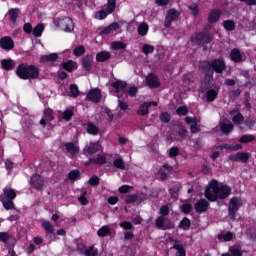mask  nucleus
<instances>
[{
    "mask_svg": "<svg viewBox=\"0 0 256 256\" xmlns=\"http://www.w3.org/2000/svg\"><path fill=\"white\" fill-rule=\"evenodd\" d=\"M231 195V188L227 185L219 186L217 180H212L205 190V197L208 201H217V199H227Z\"/></svg>",
    "mask_w": 256,
    "mask_h": 256,
    "instance_id": "f257e3e1",
    "label": "nucleus"
},
{
    "mask_svg": "<svg viewBox=\"0 0 256 256\" xmlns=\"http://www.w3.org/2000/svg\"><path fill=\"white\" fill-rule=\"evenodd\" d=\"M16 75L19 79L27 81L29 79H39V69L33 64L21 63L16 68Z\"/></svg>",
    "mask_w": 256,
    "mask_h": 256,
    "instance_id": "f03ea898",
    "label": "nucleus"
},
{
    "mask_svg": "<svg viewBox=\"0 0 256 256\" xmlns=\"http://www.w3.org/2000/svg\"><path fill=\"white\" fill-rule=\"evenodd\" d=\"M200 67L203 71H215V73H222L227 69V65L222 59H214L212 62L202 61Z\"/></svg>",
    "mask_w": 256,
    "mask_h": 256,
    "instance_id": "7ed1b4c3",
    "label": "nucleus"
},
{
    "mask_svg": "<svg viewBox=\"0 0 256 256\" xmlns=\"http://www.w3.org/2000/svg\"><path fill=\"white\" fill-rule=\"evenodd\" d=\"M155 225L156 229H160L161 231L175 229V224L166 216H158L155 220Z\"/></svg>",
    "mask_w": 256,
    "mask_h": 256,
    "instance_id": "20e7f679",
    "label": "nucleus"
},
{
    "mask_svg": "<svg viewBox=\"0 0 256 256\" xmlns=\"http://www.w3.org/2000/svg\"><path fill=\"white\" fill-rule=\"evenodd\" d=\"M57 27H60L62 31L66 33H71L75 29V24L73 23V19L70 17L60 18L55 22Z\"/></svg>",
    "mask_w": 256,
    "mask_h": 256,
    "instance_id": "39448f33",
    "label": "nucleus"
},
{
    "mask_svg": "<svg viewBox=\"0 0 256 256\" xmlns=\"http://www.w3.org/2000/svg\"><path fill=\"white\" fill-rule=\"evenodd\" d=\"M242 206L243 202L241 201V198L233 197L230 200L228 213L232 221H235V214L239 211V208H241Z\"/></svg>",
    "mask_w": 256,
    "mask_h": 256,
    "instance_id": "423d86ee",
    "label": "nucleus"
},
{
    "mask_svg": "<svg viewBox=\"0 0 256 256\" xmlns=\"http://www.w3.org/2000/svg\"><path fill=\"white\" fill-rule=\"evenodd\" d=\"M179 15H181V13H179L175 8L168 10L164 21V27L169 29V27H171V23L176 19H179Z\"/></svg>",
    "mask_w": 256,
    "mask_h": 256,
    "instance_id": "0eeeda50",
    "label": "nucleus"
},
{
    "mask_svg": "<svg viewBox=\"0 0 256 256\" xmlns=\"http://www.w3.org/2000/svg\"><path fill=\"white\" fill-rule=\"evenodd\" d=\"M30 185L36 191H42L43 187L45 186V180L40 175H33L30 179Z\"/></svg>",
    "mask_w": 256,
    "mask_h": 256,
    "instance_id": "6e6552de",
    "label": "nucleus"
},
{
    "mask_svg": "<svg viewBox=\"0 0 256 256\" xmlns=\"http://www.w3.org/2000/svg\"><path fill=\"white\" fill-rule=\"evenodd\" d=\"M101 148L100 142H90L84 147L83 152L88 155H95V153L101 151Z\"/></svg>",
    "mask_w": 256,
    "mask_h": 256,
    "instance_id": "1a4fd4ad",
    "label": "nucleus"
},
{
    "mask_svg": "<svg viewBox=\"0 0 256 256\" xmlns=\"http://www.w3.org/2000/svg\"><path fill=\"white\" fill-rule=\"evenodd\" d=\"M249 157L250 155L247 152H238L236 154L229 155L228 159L234 162L247 163V161H249Z\"/></svg>",
    "mask_w": 256,
    "mask_h": 256,
    "instance_id": "9d476101",
    "label": "nucleus"
},
{
    "mask_svg": "<svg viewBox=\"0 0 256 256\" xmlns=\"http://www.w3.org/2000/svg\"><path fill=\"white\" fill-rule=\"evenodd\" d=\"M205 78L201 85L200 91L201 93H205L211 85H213V71H205Z\"/></svg>",
    "mask_w": 256,
    "mask_h": 256,
    "instance_id": "9b49d317",
    "label": "nucleus"
},
{
    "mask_svg": "<svg viewBox=\"0 0 256 256\" xmlns=\"http://www.w3.org/2000/svg\"><path fill=\"white\" fill-rule=\"evenodd\" d=\"M86 99L92 103H99V101H101V90H99V88L91 89L87 93Z\"/></svg>",
    "mask_w": 256,
    "mask_h": 256,
    "instance_id": "f8f14e48",
    "label": "nucleus"
},
{
    "mask_svg": "<svg viewBox=\"0 0 256 256\" xmlns=\"http://www.w3.org/2000/svg\"><path fill=\"white\" fill-rule=\"evenodd\" d=\"M146 85L150 89H158V87H161V82L159 81V78L155 74H149L146 77Z\"/></svg>",
    "mask_w": 256,
    "mask_h": 256,
    "instance_id": "ddd939ff",
    "label": "nucleus"
},
{
    "mask_svg": "<svg viewBox=\"0 0 256 256\" xmlns=\"http://www.w3.org/2000/svg\"><path fill=\"white\" fill-rule=\"evenodd\" d=\"M0 47L4 49V51H11L15 48V42L9 36H5L0 39Z\"/></svg>",
    "mask_w": 256,
    "mask_h": 256,
    "instance_id": "4468645a",
    "label": "nucleus"
},
{
    "mask_svg": "<svg viewBox=\"0 0 256 256\" xmlns=\"http://www.w3.org/2000/svg\"><path fill=\"white\" fill-rule=\"evenodd\" d=\"M229 115H231L234 125H242L243 121H245V117H243V114L237 108L231 110Z\"/></svg>",
    "mask_w": 256,
    "mask_h": 256,
    "instance_id": "2eb2a0df",
    "label": "nucleus"
},
{
    "mask_svg": "<svg viewBox=\"0 0 256 256\" xmlns=\"http://www.w3.org/2000/svg\"><path fill=\"white\" fill-rule=\"evenodd\" d=\"M195 41L198 45H207L213 41V36L210 34L199 33L195 36Z\"/></svg>",
    "mask_w": 256,
    "mask_h": 256,
    "instance_id": "dca6fc26",
    "label": "nucleus"
},
{
    "mask_svg": "<svg viewBox=\"0 0 256 256\" xmlns=\"http://www.w3.org/2000/svg\"><path fill=\"white\" fill-rule=\"evenodd\" d=\"M230 59L234 63H243L245 61V54L240 49L234 48L230 53Z\"/></svg>",
    "mask_w": 256,
    "mask_h": 256,
    "instance_id": "f3484780",
    "label": "nucleus"
},
{
    "mask_svg": "<svg viewBox=\"0 0 256 256\" xmlns=\"http://www.w3.org/2000/svg\"><path fill=\"white\" fill-rule=\"evenodd\" d=\"M112 87L114 89V95H116V97H118V99H119L121 97L119 95V93L124 92L125 89H127V82L118 80V81L112 83Z\"/></svg>",
    "mask_w": 256,
    "mask_h": 256,
    "instance_id": "a211bd4d",
    "label": "nucleus"
},
{
    "mask_svg": "<svg viewBox=\"0 0 256 256\" xmlns=\"http://www.w3.org/2000/svg\"><path fill=\"white\" fill-rule=\"evenodd\" d=\"M194 209L196 213H205L209 209V202L205 199L198 200L194 205Z\"/></svg>",
    "mask_w": 256,
    "mask_h": 256,
    "instance_id": "6ab92c4d",
    "label": "nucleus"
},
{
    "mask_svg": "<svg viewBox=\"0 0 256 256\" xmlns=\"http://www.w3.org/2000/svg\"><path fill=\"white\" fill-rule=\"evenodd\" d=\"M64 147L72 157L79 155V146L73 142L64 143Z\"/></svg>",
    "mask_w": 256,
    "mask_h": 256,
    "instance_id": "aec40b11",
    "label": "nucleus"
},
{
    "mask_svg": "<svg viewBox=\"0 0 256 256\" xmlns=\"http://www.w3.org/2000/svg\"><path fill=\"white\" fill-rule=\"evenodd\" d=\"M107 163V157L100 155L97 156L96 158H90L87 162L86 165H105Z\"/></svg>",
    "mask_w": 256,
    "mask_h": 256,
    "instance_id": "412c9836",
    "label": "nucleus"
},
{
    "mask_svg": "<svg viewBox=\"0 0 256 256\" xmlns=\"http://www.w3.org/2000/svg\"><path fill=\"white\" fill-rule=\"evenodd\" d=\"M219 95V88H213V89H208L206 91V99L209 101V103H213L215 99H217Z\"/></svg>",
    "mask_w": 256,
    "mask_h": 256,
    "instance_id": "4be33fe9",
    "label": "nucleus"
},
{
    "mask_svg": "<svg viewBox=\"0 0 256 256\" xmlns=\"http://www.w3.org/2000/svg\"><path fill=\"white\" fill-rule=\"evenodd\" d=\"M82 67L86 71H91V67H93V56L86 55L82 58Z\"/></svg>",
    "mask_w": 256,
    "mask_h": 256,
    "instance_id": "5701e85b",
    "label": "nucleus"
},
{
    "mask_svg": "<svg viewBox=\"0 0 256 256\" xmlns=\"http://www.w3.org/2000/svg\"><path fill=\"white\" fill-rule=\"evenodd\" d=\"M109 59H111V53L107 51H101L96 54V61H98V63H105V61H109Z\"/></svg>",
    "mask_w": 256,
    "mask_h": 256,
    "instance_id": "b1692460",
    "label": "nucleus"
},
{
    "mask_svg": "<svg viewBox=\"0 0 256 256\" xmlns=\"http://www.w3.org/2000/svg\"><path fill=\"white\" fill-rule=\"evenodd\" d=\"M57 59H59V54L52 53L49 55L41 56L40 63H53V61H56Z\"/></svg>",
    "mask_w": 256,
    "mask_h": 256,
    "instance_id": "393cba45",
    "label": "nucleus"
},
{
    "mask_svg": "<svg viewBox=\"0 0 256 256\" xmlns=\"http://www.w3.org/2000/svg\"><path fill=\"white\" fill-rule=\"evenodd\" d=\"M218 149H221V151H223V149H226L227 151H241V149H243V146H241V144H223L221 146H218Z\"/></svg>",
    "mask_w": 256,
    "mask_h": 256,
    "instance_id": "a878e982",
    "label": "nucleus"
},
{
    "mask_svg": "<svg viewBox=\"0 0 256 256\" xmlns=\"http://www.w3.org/2000/svg\"><path fill=\"white\" fill-rule=\"evenodd\" d=\"M1 66L5 71H11L15 69V61L11 59H4L1 61Z\"/></svg>",
    "mask_w": 256,
    "mask_h": 256,
    "instance_id": "bb28decb",
    "label": "nucleus"
},
{
    "mask_svg": "<svg viewBox=\"0 0 256 256\" xmlns=\"http://www.w3.org/2000/svg\"><path fill=\"white\" fill-rule=\"evenodd\" d=\"M119 29L118 23H112L108 27L103 28L100 32V35H109L110 33H113V31H117Z\"/></svg>",
    "mask_w": 256,
    "mask_h": 256,
    "instance_id": "cd10ccee",
    "label": "nucleus"
},
{
    "mask_svg": "<svg viewBox=\"0 0 256 256\" xmlns=\"http://www.w3.org/2000/svg\"><path fill=\"white\" fill-rule=\"evenodd\" d=\"M221 17L220 10H212L208 16L209 23H217Z\"/></svg>",
    "mask_w": 256,
    "mask_h": 256,
    "instance_id": "c85d7f7f",
    "label": "nucleus"
},
{
    "mask_svg": "<svg viewBox=\"0 0 256 256\" xmlns=\"http://www.w3.org/2000/svg\"><path fill=\"white\" fill-rule=\"evenodd\" d=\"M149 107H151V103L144 102L142 105L139 106L137 115H142V117H145V115L149 113Z\"/></svg>",
    "mask_w": 256,
    "mask_h": 256,
    "instance_id": "c756f323",
    "label": "nucleus"
},
{
    "mask_svg": "<svg viewBox=\"0 0 256 256\" xmlns=\"http://www.w3.org/2000/svg\"><path fill=\"white\" fill-rule=\"evenodd\" d=\"M86 131L89 135H99V127L91 122L86 123Z\"/></svg>",
    "mask_w": 256,
    "mask_h": 256,
    "instance_id": "7c9ffc66",
    "label": "nucleus"
},
{
    "mask_svg": "<svg viewBox=\"0 0 256 256\" xmlns=\"http://www.w3.org/2000/svg\"><path fill=\"white\" fill-rule=\"evenodd\" d=\"M4 197L8 200H13L17 197V193L12 188H4L3 189Z\"/></svg>",
    "mask_w": 256,
    "mask_h": 256,
    "instance_id": "2f4dec72",
    "label": "nucleus"
},
{
    "mask_svg": "<svg viewBox=\"0 0 256 256\" xmlns=\"http://www.w3.org/2000/svg\"><path fill=\"white\" fill-rule=\"evenodd\" d=\"M8 15H9L10 21H12V23H17V18L19 17V9L11 8L8 11Z\"/></svg>",
    "mask_w": 256,
    "mask_h": 256,
    "instance_id": "473e14b6",
    "label": "nucleus"
},
{
    "mask_svg": "<svg viewBox=\"0 0 256 256\" xmlns=\"http://www.w3.org/2000/svg\"><path fill=\"white\" fill-rule=\"evenodd\" d=\"M220 129H221L222 133H224L225 135H229V133H231V131H233V124L221 123Z\"/></svg>",
    "mask_w": 256,
    "mask_h": 256,
    "instance_id": "72a5a7b5",
    "label": "nucleus"
},
{
    "mask_svg": "<svg viewBox=\"0 0 256 256\" xmlns=\"http://www.w3.org/2000/svg\"><path fill=\"white\" fill-rule=\"evenodd\" d=\"M178 227L180 229H183L184 231L189 230V227H191V220H189V218L187 217L183 218L179 223Z\"/></svg>",
    "mask_w": 256,
    "mask_h": 256,
    "instance_id": "f704fd0d",
    "label": "nucleus"
},
{
    "mask_svg": "<svg viewBox=\"0 0 256 256\" xmlns=\"http://www.w3.org/2000/svg\"><path fill=\"white\" fill-rule=\"evenodd\" d=\"M61 65L63 69H65V71H68V73L75 71V62H73L72 60H69L68 62H64Z\"/></svg>",
    "mask_w": 256,
    "mask_h": 256,
    "instance_id": "c9c22d12",
    "label": "nucleus"
},
{
    "mask_svg": "<svg viewBox=\"0 0 256 256\" xmlns=\"http://www.w3.org/2000/svg\"><path fill=\"white\" fill-rule=\"evenodd\" d=\"M149 31V25L147 23H142L138 27V34L141 35V37H145Z\"/></svg>",
    "mask_w": 256,
    "mask_h": 256,
    "instance_id": "e433bc0d",
    "label": "nucleus"
},
{
    "mask_svg": "<svg viewBox=\"0 0 256 256\" xmlns=\"http://www.w3.org/2000/svg\"><path fill=\"white\" fill-rule=\"evenodd\" d=\"M124 201L126 205H131V203H137V201H139V195L137 194L128 195L124 198Z\"/></svg>",
    "mask_w": 256,
    "mask_h": 256,
    "instance_id": "4c0bfd02",
    "label": "nucleus"
},
{
    "mask_svg": "<svg viewBox=\"0 0 256 256\" xmlns=\"http://www.w3.org/2000/svg\"><path fill=\"white\" fill-rule=\"evenodd\" d=\"M1 201L4 209L7 211H9V209H15V203H13V200L2 198Z\"/></svg>",
    "mask_w": 256,
    "mask_h": 256,
    "instance_id": "58836bf2",
    "label": "nucleus"
},
{
    "mask_svg": "<svg viewBox=\"0 0 256 256\" xmlns=\"http://www.w3.org/2000/svg\"><path fill=\"white\" fill-rule=\"evenodd\" d=\"M189 131H187V129H185V127H181L178 132V141H185V139H187V135H188Z\"/></svg>",
    "mask_w": 256,
    "mask_h": 256,
    "instance_id": "ea45409f",
    "label": "nucleus"
},
{
    "mask_svg": "<svg viewBox=\"0 0 256 256\" xmlns=\"http://www.w3.org/2000/svg\"><path fill=\"white\" fill-rule=\"evenodd\" d=\"M44 29H45V26L43 24H37L34 30L32 31L34 37H41Z\"/></svg>",
    "mask_w": 256,
    "mask_h": 256,
    "instance_id": "a19ab883",
    "label": "nucleus"
},
{
    "mask_svg": "<svg viewBox=\"0 0 256 256\" xmlns=\"http://www.w3.org/2000/svg\"><path fill=\"white\" fill-rule=\"evenodd\" d=\"M223 27L226 31H234L235 30V21L233 20H225L223 22Z\"/></svg>",
    "mask_w": 256,
    "mask_h": 256,
    "instance_id": "79ce46f5",
    "label": "nucleus"
},
{
    "mask_svg": "<svg viewBox=\"0 0 256 256\" xmlns=\"http://www.w3.org/2000/svg\"><path fill=\"white\" fill-rule=\"evenodd\" d=\"M114 167L116 169H121V171H125V161H123V158H117L113 162Z\"/></svg>",
    "mask_w": 256,
    "mask_h": 256,
    "instance_id": "37998d69",
    "label": "nucleus"
},
{
    "mask_svg": "<svg viewBox=\"0 0 256 256\" xmlns=\"http://www.w3.org/2000/svg\"><path fill=\"white\" fill-rule=\"evenodd\" d=\"M44 119L46 122H50L55 119V117H53V109L47 108L44 110Z\"/></svg>",
    "mask_w": 256,
    "mask_h": 256,
    "instance_id": "c03bdc74",
    "label": "nucleus"
},
{
    "mask_svg": "<svg viewBox=\"0 0 256 256\" xmlns=\"http://www.w3.org/2000/svg\"><path fill=\"white\" fill-rule=\"evenodd\" d=\"M252 141H255V136L251 134L243 135L239 139V143H251Z\"/></svg>",
    "mask_w": 256,
    "mask_h": 256,
    "instance_id": "a18cd8bd",
    "label": "nucleus"
},
{
    "mask_svg": "<svg viewBox=\"0 0 256 256\" xmlns=\"http://www.w3.org/2000/svg\"><path fill=\"white\" fill-rule=\"evenodd\" d=\"M80 176H81V172H79V170H72L68 174V179L70 181H77V179H79Z\"/></svg>",
    "mask_w": 256,
    "mask_h": 256,
    "instance_id": "49530a36",
    "label": "nucleus"
},
{
    "mask_svg": "<svg viewBox=\"0 0 256 256\" xmlns=\"http://www.w3.org/2000/svg\"><path fill=\"white\" fill-rule=\"evenodd\" d=\"M229 253L232 255V256H243V252L241 251V248L240 247H237V246H232L229 248Z\"/></svg>",
    "mask_w": 256,
    "mask_h": 256,
    "instance_id": "de8ad7c7",
    "label": "nucleus"
},
{
    "mask_svg": "<svg viewBox=\"0 0 256 256\" xmlns=\"http://www.w3.org/2000/svg\"><path fill=\"white\" fill-rule=\"evenodd\" d=\"M109 233H111V230L109 229V226H103L102 228H100L97 232V235L99 237H105L106 235H109Z\"/></svg>",
    "mask_w": 256,
    "mask_h": 256,
    "instance_id": "09e8293b",
    "label": "nucleus"
},
{
    "mask_svg": "<svg viewBox=\"0 0 256 256\" xmlns=\"http://www.w3.org/2000/svg\"><path fill=\"white\" fill-rule=\"evenodd\" d=\"M85 255L86 256H98L99 252L97 248L90 246L88 249L85 250Z\"/></svg>",
    "mask_w": 256,
    "mask_h": 256,
    "instance_id": "8fccbe9b",
    "label": "nucleus"
},
{
    "mask_svg": "<svg viewBox=\"0 0 256 256\" xmlns=\"http://www.w3.org/2000/svg\"><path fill=\"white\" fill-rule=\"evenodd\" d=\"M70 93L71 97H79V87L77 86V84L70 85Z\"/></svg>",
    "mask_w": 256,
    "mask_h": 256,
    "instance_id": "3c124183",
    "label": "nucleus"
},
{
    "mask_svg": "<svg viewBox=\"0 0 256 256\" xmlns=\"http://www.w3.org/2000/svg\"><path fill=\"white\" fill-rule=\"evenodd\" d=\"M73 54L75 57H81L82 55H85V47L84 46H78L73 50Z\"/></svg>",
    "mask_w": 256,
    "mask_h": 256,
    "instance_id": "603ef678",
    "label": "nucleus"
},
{
    "mask_svg": "<svg viewBox=\"0 0 256 256\" xmlns=\"http://www.w3.org/2000/svg\"><path fill=\"white\" fill-rule=\"evenodd\" d=\"M42 227H44L45 231H48V233H54L55 232V228L53 227V225L49 221H44L42 223Z\"/></svg>",
    "mask_w": 256,
    "mask_h": 256,
    "instance_id": "864d4df0",
    "label": "nucleus"
},
{
    "mask_svg": "<svg viewBox=\"0 0 256 256\" xmlns=\"http://www.w3.org/2000/svg\"><path fill=\"white\" fill-rule=\"evenodd\" d=\"M173 249H176V256H185V248L180 244H175Z\"/></svg>",
    "mask_w": 256,
    "mask_h": 256,
    "instance_id": "5fc2aeb1",
    "label": "nucleus"
},
{
    "mask_svg": "<svg viewBox=\"0 0 256 256\" xmlns=\"http://www.w3.org/2000/svg\"><path fill=\"white\" fill-rule=\"evenodd\" d=\"M169 206L168 205H162L159 210L160 217H167L169 215Z\"/></svg>",
    "mask_w": 256,
    "mask_h": 256,
    "instance_id": "6e6d98bb",
    "label": "nucleus"
},
{
    "mask_svg": "<svg viewBox=\"0 0 256 256\" xmlns=\"http://www.w3.org/2000/svg\"><path fill=\"white\" fill-rule=\"evenodd\" d=\"M142 51L144 55H149V53H153V51H155V47L149 44H145L142 48Z\"/></svg>",
    "mask_w": 256,
    "mask_h": 256,
    "instance_id": "4d7b16f0",
    "label": "nucleus"
},
{
    "mask_svg": "<svg viewBox=\"0 0 256 256\" xmlns=\"http://www.w3.org/2000/svg\"><path fill=\"white\" fill-rule=\"evenodd\" d=\"M116 0H108L106 11L107 13H113L115 11Z\"/></svg>",
    "mask_w": 256,
    "mask_h": 256,
    "instance_id": "13d9d810",
    "label": "nucleus"
},
{
    "mask_svg": "<svg viewBox=\"0 0 256 256\" xmlns=\"http://www.w3.org/2000/svg\"><path fill=\"white\" fill-rule=\"evenodd\" d=\"M177 115L180 117L187 115L189 113V110L187 109V106H180L178 109H176Z\"/></svg>",
    "mask_w": 256,
    "mask_h": 256,
    "instance_id": "bf43d9fd",
    "label": "nucleus"
},
{
    "mask_svg": "<svg viewBox=\"0 0 256 256\" xmlns=\"http://www.w3.org/2000/svg\"><path fill=\"white\" fill-rule=\"evenodd\" d=\"M188 9H190L194 17H197L199 15V6L197 4H191L190 6H188Z\"/></svg>",
    "mask_w": 256,
    "mask_h": 256,
    "instance_id": "052dcab7",
    "label": "nucleus"
},
{
    "mask_svg": "<svg viewBox=\"0 0 256 256\" xmlns=\"http://www.w3.org/2000/svg\"><path fill=\"white\" fill-rule=\"evenodd\" d=\"M218 239H223L224 241H231L233 239V233L227 232L226 234H219Z\"/></svg>",
    "mask_w": 256,
    "mask_h": 256,
    "instance_id": "680f3d73",
    "label": "nucleus"
},
{
    "mask_svg": "<svg viewBox=\"0 0 256 256\" xmlns=\"http://www.w3.org/2000/svg\"><path fill=\"white\" fill-rule=\"evenodd\" d=\"M160 121H162V123H169V121H171V115H169L167 112L161 113Z\"/></svg>",
    "mask_w": 256,
    "mask_h": 256,
    "instance_id": "e2e57ef3",
    "label": "nucleus"
},
{
    "mask_svg": "<svg viewBox=\"0 0 256 256\" xmlns=\"http://www.w3.org/2000/svg\"><path fill=\"white\" fill-rule=\"evenodd\" d=\"M10 239H11V235H9V233L0 232V241H2V243H7V241H9Z\"/></svg>",
    "mask_w": 256,
    "mask_h": 256,
    "instance_id": "0e129e2a",
    "label": "nucleus"
},
{
    "mask_svg": "<svg viewBox=\"0 0 256 256\" xmlns=\"http://www.w3.org/2000/svg\"><path fill=\"white\" fill-rule=\"evenodd\" d=\"M120 227H122V229H126L127 231H131V229H133V224L129 221H124L120 223Z\"/></svg>",
    "mask_w": 256,
    "mask_h": 256,
    "instance_id": "69168bd1",
    "label": "nucleus"
},
{
    "mask_svg": "<svg viewBox=\"0 0 256 256\" xmlns=\"http://www.w3.org/2000/svg\"><path fill=\"white\" fill-rule=\"evenodd\" d=\"M125 47H127V45H125V43L123 42H113L112 43V49H125Z\"/></svg>",
    "mask_w": 256,
    "mask_h": 256,
    "instance_id": "338daca9",
    "label": "nucleus"
},
{
    "mask_svg": "<svg viewBox=\"0 0 256 256\" xmlns=\"http://www.w3.org/2000/svg\"><path fill=\"white\" fill-rule=\"evenodd\" d=\"M72 117H73V112L71 110L64 111L63 119H65V121H71Z\"/></svg>",
    "mask_w": 256,
    "mask_h": 256,
    "instance_id": "774afa93",
    "label": "nucleus"
}]
</instances>
